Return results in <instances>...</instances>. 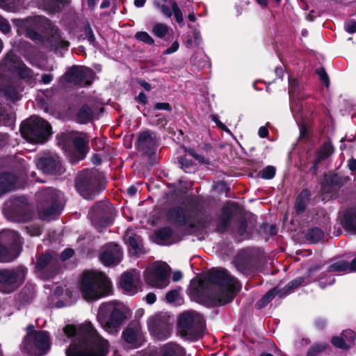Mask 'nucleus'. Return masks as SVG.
<instances>
[{
	"label": "nucleus",
	"instance_id": "obj_14",
	"mask_svg": "<svg viewBox=\"0 0 356 356\" xmlns=\"http://www.w3.org/2000/svg\"><path fill=\"white\" fill-rule=\"evenodd\" d=\"M89 216L94 227L102 232L110 226L113 220V209L108 202H99L90 210Z\"/></svg>",
	"mask_w": 356,
	"mask_h": 356
},
{
	"label": "nucleus",
	"instance_id": "obj_49",
	"mask_svg": "<svg viewBox=\"0 0 356 356\" xmlns=\"http://www.w3.org/2000/svg\"><path fill=\"white\" fill-rule=\"evenodd\" d=\"M345 225L347 229L356 233V209L346 214Z\"/></svg>",
	"mask_w": 356,
	"mask_h": 356
},
{
	"label": "nucleus",
	"instance_id": "obj_46",
	"mask_svg": "<svg viewBox=\"0 0 356 356\" xmlns=\"http://www.w3.org/2000/svg\"><path fill=\"white\" fill-rule=\"evenodd\" d=\"M21 6V0H0V7L10 12H15Z\"/></svg>",
	"mask_w": 356,
	"mask_h": 356
},
{
	"label": "nucleus",
	"instance_id": "obj_3",
	"mask_svg": "<svg viewBox=\"0 0 356 356\" xmlns=\"http://www.w3.org/2000/svg\"><path fill=\"white\" fill-rule=\"evenodd\" d=\"M63 332L72 341L66 349V356H106L109 342L102 337L93 324L86 321L77 325H67Z\"/></svg>",
	"mask_w": 356,
	"mask_h": 356
},
{
	"label": "nucleus",
	"instance_id": "obj_33",
	"mask_svg": "<svg viewBox=\"0 0 356 356\" xmlns=\"http://www.w3.org/2000/svg\"><path fill=\"white\" fill-rule=\"evenodd\" d=\"M232 216V209L229 206L223 207L216 222L217 229L219 232L223 233L228 229Z\"/></svg>",
	"mask_w": 356,
	"mask_h": 356
},
{
	"label": "nucleus",
	"instance_id": "obj_27",
	"mask_svg": "<svg viewBox=\"0 0 356 356\" xmlns=\"http://www.w3.org/2000/svg\"><path fill=\"white\" fill-rule=\"evenodd\" d=\"M0 243L8 248H15V250L19 252L22 239L17 232L4 229L0 232Z\"/></svg>",
	"mask_w": 356,
	"mask_h": 356
},
{
	"label": "nucleus",
	"instance_id": "obj_25",
	"mask_svg": "<svg viewBox=\"0 0 356 356\" xmlns=\"http://www.w3.org/2000/svg\"><path fill=\"white\" fill-rule=\"evenodd\" d=\"M319 270V267H314L309 269L308 272V275L307 277H298L290 282H289L284 288L279 289L280 290V297L282 298L291 292H292L295 289L302 286L306 285L311 282L315 281L316 277L314 276V273Z\"/></svg>",
	"mask_w": 356,
	"mask_h": 356
},
{
	"label": "nucleus",
	"instance_id": "obj_45",
	"mask_svg": "<svg viewBox=\"0 0 356 356\" xmlns=\"http://www.w3.org/2000/svg\"><path fill=\"white\" fill-rule=\"evenodd\" d=\"M235 266L238 271H240L244 275L249 274L252 269V264L250 261H247L246 259H243L241 258H238L236 260Z\"/></svg>",
	"mask_w": 356,
	"mask_h": 356
},
{
	"label": "nucleus",
	"instance_id": "obj_18",
	"mask_svg": "<svg viewBox=\"0 0 356 356\" xmlns=\"http://www.w3.org/2000/svg\"><path fill=\"white\" fill-rule=\"evenodd\" d=\"M289 95L290 108L294 118L303 119L302 102L307 95L305 92L303 86L300 85L296 79L291 77H289Z\"/></svg>",
	"mask_w": 356,
	"mask_h": 356
},
{
	"label": "nucleus",
	"instance_id": "obj_29",
	"mask_svg": "<svg viewBox=\"0 0 356 356\" xmlns=\"http://www.w3.org/2000/svg\"><path fill=\"white\" fill-rule=\"evenodd\" d=\"M17 177L13 173L4 172L0 174V195L17 188Z\"/></svg>",
	"mask_w": 356,
	"mask_h": 356
},
{
	"label": "nucleus",
	"instance_id": "obj_55",
	"mask_svg": "<svg viewBox=\"0 0 356 356\" xmlns=\"http://www.w3.org/2000/svg\"><path fill=\"white\" fill-rule=\"evenodd\" d=\"M276 169L273 165H268L264 168L261 172V177L265 179H271L275 175Z\"/></svg>",
	"mask_w": 356,
	"mask_h": 356
},
{
	"label": "nucleus",
	"instance_id": "obj_32",
	"mask_svg": "<svg viewBox=\"0 0 356 356\" xmlns=\"http://www.w3.org/2000/svg\"><path fill=\"white\" fill-rule=\"evenodd\" d=\"M334 151L333 145L329 142H325L321 145L316 152V159L314 162L312 169L316 170L318 168V164L326 159H327Z\"/></svg>",
	"mask_w": 356,
	"mask_h": 356
},
{
	"label": "nucleus",
	"instance_id": "obj_12",
	"mask_svg": "<svg viewBox=\"0 0 356 356\" xmlns=\"http://www.w3.org/2000/svg\"><path fill=\"white\" fill-rule=\"evenodd\" d=\"M3 214L8 220L13 222H26L33 216L28 199L25 197H18L7 202Z\"/></svg>",
	"mask_w": 356,
	"mask_h": 356
},
{
	"label": "nucleus",
	"instance_id": "obj_40",
	"mask_svg": "<svg viewBox=\"0 0 356 356\" xmlns=\"http://www.w3.org/2000/svg\"><path fill=\"white\" fill-rule=\"evenodd\" d=\"M19 255L15 248H8L0 243V262H10Z\"/></svg>",
	"mask_w": 356,
	"mask_h": 356
},
{
	"label": "nucleus",
	"instance_id": "obj_41",
	"mask_svg": "<svg viewBox=\"0 0 356 356\" xmlns=\"http://www.w3.org/2000/svg\"><path fill=\"white\" fill-rule=\"evenodd\" d=\"M14 122V114L11 111H8L6 108L0 104V127H12Z\"/></svg>",
	"mask_w": 356,
	"mask_h": 356
},
{
	"label": "nucleus",
	"instance_id": "obj_15",
	"mask_svg": "<svg viewBox=\"0 0 356 356\" xmlns=\"http://www.w3.org/2000/svg\"><path fill=\"white\" fill-rule=\"evenodd\" d=\"M197 200L192 198L183 207L170 209L168 212V217L172 223L179 226H184L191 222L192 218L197 214Z\"/></svg>",
	"mask_w": 356,
	"mask_h": 356
},
{
	"label": "nucleus",
	"instance_id": "obj_7",
	"mask_svg": "<svg viewBox=\"0 0 356 356\" xmlns=\"http://www.w3.org/2000/svg\"><path fill=\"white\" fill-rule=\"evenodd\" d=\"M0 72L6 76L17 78L20 81L33 85L36 82V77L31 69L28 67L13 51H9L0 63Z\"/></svg>",
	"mask_w": 356,
	"mask_h": 356
},
{
	"label": "nucleus",
	"instance_id": "obj_52",
	"mask_svg": "<svg viewBox=\"0 0 356 356\" xmlns=\"http://www.w3.org/2000/svg\"><path fill=\"white\" fill-rule=\"evenodd\" d=\"M84 35L85 38L88 40V41L91 45H92L93 47L97 46L95 36L94 35V33L92 30L90 25L88 23H87L84 26Z\"/></svg>",
	"mask_w": 356,
	"mask_h": 356
},
{
	"label": "nucleus",
	"instance_id": "obj_43",
	"mask_svg": "<svg viewBox=\"0 0 356 356\" xmlns=\"http://www.w3.org/2000/svg\"><path fill=\"white\" fill-rule=\"evenodd\" d=\"M324 232L318 227L309 229L305 236L308 241L312 243H316L324 238Z\"/></svg>",
	"mask_w": 356,
	"mask_h": 356
},
{
	"label": "nucleus",
	"instance_id": "obj_50",
	"mask_svg": "<svg viewBox=\"0 0 356 356\" xmlns=\"http://www.w3.org/2000/svg\"><path fill=\"white\" fill-rule=\"evenodd\" d=\"M348 262L344 260H339L334 262L328 267L329 272L340 273L348 270Z\"/></svg>",
	"mask_w": 356,
	"mask_h": 356
},
{
	"label": "nucleus",
	"instance_id": "obj_62",
	"mask_svg": "<svg viewBox=\"0 0 356 356\" xmlns=\"http://www.w3.org/2000/svg\"><path fill=\"white\" fill-rule=\"evenodd\" d=\"M344 29L349 33H355L356 32V21L352 19L346 21Z\"/></svg>",
	"mask_w": 356,
	"mask_h": 356
},
{
	"label": "nucleus",
	"instance_id": "obj_35",
	"mask_svg": "<svg viewBox=\"0 0 356 356\" xmlns=\"http://www.w3.org/2000/svg\"><path fill=\"white\" fill-rule=\"evenodd\" d=\"M130 253L134 256H139L144 253L142 238L136 234L127 236Z\"/></svg>",
	"mask_w": 356,
	"mask_h": 356
},
{
	"label": "nucleus",
	"instance_id": "obj_4",
	"mask_svg": "<svg viewBox=\"0 0 356 356\" xmlns=\"http://www.w3.org/2000/svg\"><path fill=\"white\" fill-rule=\"evenodd\" d=\"M111 282L102 272L86 271L83 273L80 289L83 298L87 301L96 300L110 295Z\"/></svg>",
	"mask_w": 356,
	"mask_h": 356
},
{
	"label": "nucleus",
	"instance_id": "obj_38",
	"mask_svg": "<svg viewBox=\"0 0 356 356\" xmlns=\"http://www.w3.org/2000/svg\"><path fill=\"white\" fill-rule=\"evenodd\" d=\"M184 348L173 342L165 344L161 349V356H184Z\"/></svg>",
	"mask_w": 356,
	"mask_h": 356
},
{
	"label": "nucleus",
	"instance_id": "obj_5",
	"mask_svg": "<svg viewBox=\"0 0 356 356\" xmlns=\"http://www.w3.org/2000/svg\"><path fill=\"white\" fill-rule=\"evenodd\" d=\"M125 318L122 305L115 302L102 303L97 314L99 323L111 334H116L120 331Z\"/></svg>",
	"mask_w": 356,
	"mask_h": 356
},
{
	"label": "nucleus",
	"instance_id": "obj_47",
	"mask_svg": "<svg viewBox=\"0 0 356 356\" xmlns=\"http://www.w3.org/2000/svg\"><path fill=\"white\" fill-rule=\"evenodd\" d=\"M234 234L236 237H238V241H242L249 238V234L247 233V222L245 220L238 221Z\"/></svg>",
	"mask_w": 356,
	"mask_h": 356
},
{
	"label": "nucleus",
	"instance_id": "obj_1",
	"mask_svg": "<svg viewBox=\"0 0 356 356\" xmlns=\"http://www.w3.org/2000/svg\"><path fill=\"white\" fill-rule=\"evenodd\" d=\"M241 288L239 281L227 270L213 268L204 279L191 282L188 295L196 302L214 306L232 301Z\"/></svg>",
	"mask_w": 356,
	"mask_h": 356
},
{
	"label": "nucleus",
	"instance_id": "obj_2",
	"mask_svg": "<svg viewBox=\"0 0 356 356\" xmlns=\"http://www.w3.org/2000/svg\"><path fill=\"white\" fill-rule=\"evenodd\" d=\"M19 35L49 48L62 56L68 50L70 42L62 35L61 31L48 18L37 15L13 20Z\"/></svg>",
	"mask_w": 356,
	"mask_h": 356
},
{
	"label": "nucleus",
	"instance_id": "obj_6",
	"mask_svg": "<svg viewBox=\"0 0 356 356\" xmlns=\"http://www.w3.org/2000/svg\"><path fill=\"white\" fill-rule=\"evenodd\" d=\"M40 201L38 214L44 220H50L56 218L63 208V194L53 188H44L37 194Z\"/></svg>",
	"mask_w": 356,
	"mask_h": 356
},
{
	"label": "nucleus",
	"instance_id": "obj_59",
	"mask_svg": "<svg viewBox=\"0 0 356 356\" xmlns=\"http://www.w3.org/2000/svg\"><path fill=\"white\" fill-rule=\"evenodd\" d=\"M179 296V291L177 289L169 291L165 296V299L168 302H176Z\"/></svg>",
	"mask_w": 356,
	"mask_h": 356
},
{
	"label": "nucleus",
	"instance_id": "obj_21",
	"mask_svg": "<svg viewBox=\"0 0 356 356\" xmlns=\"http://www.w3.org/2000/svg\"><path fill=\"white\" fill-rule=\"evenodd\" d=\"M94 76L93 71L88 67L73 66L65 72L64 78L68 83L86 86L92 83Z\"/></svg>",
	"mask_w": 356,
	"mask_h": 356
},
{
	"label": "nucleus",
	"instance_id": "obj_24",
	"mask_svg": "<svg viewBox=\"0 0 356 356\" xmlns=\"http://www.w3.org/2000/svg\"><path fill=\"white\" fill-rule=\"evenodd\" d=\"M122 257V252L120 247L113 243L106 245L100 254L102 263L106 266L117 265Z\"/></svg>",
	"mask_w": 356,
	"mask_h": 356
},
{
	"label": "nucleus",
	"instance_id": "obj_44",
	"mask_svg": "<svg viewBox=\"0 0 356 356\" xmlns=\"http://www.w3.org/2000/svg\"><path fill=\"white\" fill-rule=\"evenodd\" d=\"M93 116V112L91 108L85 105L83 106L77 113V120L81 123H87L90 121Z\"/></svg>",
	"mask_w": 356,
	"mask_h": 356
},
{
	"label": "nucleus",
	"instance_id": "obj_10",
	"mask_svg": "<svg viewBox=\"0 0 356 356\" xmlns=\"http://www.w3.org/2000/svg\"><path fill=\"white\" fill-rule=\"evenodd\" d=\"M51 129L48 122L38 116H31L20 127L22 136L35 143H43L46 141L51 134Z\"/></svg>",
	"mask_w": 356,
	"mask_h": 356
},
{
	"label": "nucleus",
	"instance_id": "obj_51",
	"mask_svg": "<svg viewBox=\"0 0 356 356\" xmlns=\"http://www.w3.org/2000/svg\"><path fill=\"white\" fill-rule=\"evenodd\" d=\"M134 37L137 40L143 42L147 44L152 45L154 44V40L145 31H138L135 34Z\"/></svg>",
	"mask_w": 356,
	"mask_h": 356
},
{
	"label": "nucleus",
	"instance_id": "obj_63",
	"mask_svg": "<svg viewBox=\"0 0 356 356\" xmlns=\"http://www.w3.org/2000/svg\"><path fill=\"white\" fill-rule=\"evenodd\" d=\"M210 118L216 124L218 128L225 131L226 133L232 135L231 131L226 127L225 124H223L222 122L219 120L218 115H211Z\"/></svg>",
	"mask_w": 356,
	"mask_h": 356
},
{
	"label": "nucleus",
	"instance_id": "obj_26",
	"mask_svg": "<svg viewBox=\"0 0 356 356\" xmlns=\"http://www.w3.org/2000/svg\"><path fill=\"white\" fill-rule=\"evenodd\" d=\"M168 0H154V6L157 9L160 10L161 13L166 17H171L172 14L175 17L176 22L178 24H181L184 21L182 11L179 7L177 3L175 0H170V3L171 8L162 3H165Z\"/></svg>",
	"mask_w": 356,
	"mask_h": 356
},
{
	"label": "nucleus",
	"instance_id": "obj_23",
	"mask_svg": "<svg viewBox=\"0 0 356 356\" xmlns=\"http://www.w3.org/2000/svg\"><path fill=\"white\" fill-rule=\"evenodd\" d=\"M157 145L158 143L155 133L146 131L139 135L137 148L143 154L150 156L154 155Z\"/></svg>",
	"mask_w": 356,
	"mask_h": 356
},
{
	"label": "nucleus",
	"instance_id": "obj_60",
	"mask_svg": "<svg viewBox=\"0 0 356 356\" xmlns=\"http://www.w3.org/2000/svg\"><path fill=\"white\" fill-rule=\"evenodd\" d=\"M318 281H319L320 286L322 289H324L327 285L332 284L334 282L335 279L332 276H331V275H328V276L322 275L319 278Z\"/></svg>",
	"mask_w": 356,
	"mask_h": 356
},
{
	"label": "nucleus",
	"instance_id": "obj_28",
	"mask_svg": "<svg viewBox=\"0 0 356 356\" xmlns=\"http://www.w3.org/2000/svg\"><path fill=\"white\" fill-rule=\"evenodd\" d=\"M356 334L351 330H344L340 337H334L332 344L337 348L348 350L354 344Z\"/></svg>",
	"mask_w": 356,
	"mask_h": 356
},
{
	"label": "nucleus",
	"instance_id": "obj_30",
	"mask_svg": "<svg viewBox=\"0 0 356 356\" xmlns=\"http://www.w3.org/2000/svg\"><path fill=\"white\" fill-rule=\"evenodd\" d=\"M90 138L84 133H79L73 139V145L79 154L78 159H83L88 152Z\"/></svg>",
	"mask_w": 356,
	"mask_h": 356
},
{
	"label": "nucleus",
	"instance_id": "obj_34",
	"mask_svg": "<svg viewBox=\"0 0 356 356\" xmlns=\"http://www.w3.org/2000/svg\"><path fill=\"white\" fill-rule=\"evenodd\" d=\"M172 229L169 227H164L159 229L154 236V241L162 245H169L175 243L172 238Z\"/></svg>",
	"mask_w": 356,
	"mask_h": 356
},
{
	"label": "nucleus",
	"instance_id": "obj_48",
	"mask_svg": "<svg viewBox=\"0 0 356 356\" xmlns=\"http://www.w3.org/2000/svg\"><path fill=\"white\" fill-rule=\"evenodd\" d=\"M152 33L157 38H164L169 31V27L163 23H156L152 28Z\"/></svg>",
	"mask_w": 356,
	"mask_h": 356
},
{
	"label": "nucleus",
	"instance_id": "obj_13",
	"mask_svg": "<svg viewBox=\"0 0 356 356\" xmlns=\"http://www.w3.org/2000/svg\"><path fill=\"white\" fill-rule=\"evenodd\" d=\"M26 274L27 269L23 266L0 270V292L10 293L16 290L24 283Z\"/></svg>",
	"mask_w": 356,
	"mask_h": 356
},
{
	"label": "nucleus",
	"instance_id": "obj_64",
	"mask_svg": "<svg viewBox=\"0 0 356 356\" xmlns=\"http://www.w3.org/2000/svg\"><path fill=\"white\" fill-rule=\"evenodd\" d=\"M11 30V26L6 19L0 16V31L6 34L8 33Z\"/></svg>",
	"mask_w": 356,
	"mask_h": 356
},
{
	"label": "nucleus",
	"instance_id": "obj_16",
	"mask_svg": "<svg viewBox=\"0 0 356 356\" xmlns=\"http://www.w3.org/2000/svg\"><path fill=\"white\" fill-rule=\"evenodd\" d=\"M169 270L170 267L165 263L154 264L145 270V280L153 287L163 289L170 283Z\"/></svg>",
	"mask_w": 356,
	"mask_h": 356
},
{
	"label": "nucleus",
	"instance_id": "obj_20",
	"mask_svg": "<svg viewBox=\"0 0 356 356\" xmlns=\"http://www.w3.org/2000/svg\"><path fill=\"white\" fill-rule=\"evenodd\" d=\"M58 270V263L55 254L47 252L38 257L35 265V272L40 278L49 279L56 275Z\"/></svg>",
	"mask_w": 356,
	"mask_h": 356
},
{
	"label": "nucleus",
	"instance_id": "obj_22",
	"mask_svg": "<svg viewBox=\"0 0 356 356\" xmlns=\"http://www.w3.org/2000/svg\"><path fill=\"white\" fill-rule=\"evenodd\" d=\"M38 169L48 175L61 174L63 172L60 158L56 154L41 157L35 163Z\"/></svg>",
	"mask_w": 356,
	"mask_h": 356
},
{
	"label": "nucleus",
	"instance_id": "obj_8",
	"mask_svg": "<svg viewBox=\"0 0 356 356\" xmlns=\"http://www.w3.org/2000/svg\"><path fill=\"white\" fill-rule=\"evenodd\" d=\"M27 334L22 342V348L27 356H42L50 348V339L47 331H35L34 327L29 325Z\"/></svg>",
	"mask_w": 356,
	"mask_h": 356
},
{
	"label": "nucleus",
	"instance_id": "obj_37",
	"mask_svg": "<svg viewBox=\"0 0 356 356\" xmlns=\"http://www.w3.org/2000/svg\"><path fill=\"white\" fill-rule=\"evenodd\" d=\"M310 196L311 193L307 189L302 190L298 195L295 203V210L297 214L302 213L305 210L310 200Z\"/></svg>",
	"mask_w": 356,
	"mask_h": 356
},
{
	"label": "nucleus",
	"instance_id": "obj_9",
	"mask_svg": "<svg viewBox=\"0 0 356 356\" xmlns=\"http://www.w3.org/2000/svg\"><path fill=\"white\" fill-rule=\"evenodd\" d=\"M179 332L187 340L197 341L203 332L204 320L203 316L194 311L182 313L178 321Z\"/></svg>",
	"mask_w": 356,
	"mask_h": 356
},
{
	"label": "nucleus",
	"instance_id": "obj_58",
	"mask_svg": "<svg viewBox=\"0 0 356 356\" xmlns=\"http://www.w3.org/2000/svg\"><path fill=\"white\" fill-rule=\"evenodd\" d=\"M326 345L324 343L315 344L308 351L307 356H316L319 353L325 350Z\"/></svg>",
	"mask_w": 356,
	"mask_h": 356
},
{
	"label": "nucleus",
	"instance_id": "obj_56",
	"mask_svg": "<svg viewBox=\"0 0 356 356\" xmlns=\"http://www.w3.org/2000/svg\"><path fill=\"white\" fill-rule=\"evenodd\" d=\"M316 73L322 83L325 84V86L328 87L330 85V79L325 69L323 67H319L316 69Z\"/></svg>",
	"mask_w": 356,
	"mask_h": 356
},
{
	"label": "nucleus",
	"instance_id": "obj_31",
	"mask_svg": "<svg viewBox=\"0 0 356 356\" xmlns=\"http://www.w3.org/2000/svg\"><path fill=\"white\" fill-rule=\"evenodd\" d=\"M122 337L132 348L139 347L143 341L142 332L139 327H127L123 332Z\"/></svg>",
	"mask_w": 356,
	"mask_h": 356
},
{
	"label": "nucleus",
	"instance_id": "obj_61",
	"mask_svg": "<svg viewBox=\"0 0 356 356\" xmlns=\"http://www.w3.org/2000/svg\"><path fill=\"white\" fill-rule=\"evenodd\" d=\"M192 60L193 64L197 67H203L207 62V58L204 56H200L199 58L197 55H193L192 56Z\"/></svg>",
	"mask_w": 356,
	"mask_h": 356
},
{
	"label": "nucleus",
	"instance_id": "obj_36",
	"mask_svg": "<svg viewBox=\"0 0 356 356\" xmlns=\"http://www.w3.org/2000/svg\"><path fill=\"white\" fill-rule=\"evenodd\" d=\"M120 284L122 289L129 294H135L138 292V288L134 284L132 275L129 273H124L120 277Z\"/></svg>",
	"mask_w": 356,
	"mask_h": 356
},
{
	"label": "nucleus",
	"instance_id": "obj_53",
	"mask_svg": "<svg viewBox=\"0 0 356 356\" xmlns=\"http://www.w3.org/2000/svg\"><path fill=\"white\" fill-rule=\"evenodd\" d=\"M149 121L152 124L160 126L161 127H164L167 124V120L162 114L152 115L149 118Z\"/></svg>",
	"mask_w": 356,
	"mask_h": 356
},
{
	"label": "nucleus",
	"instance_id": "obj_39",
	"mask_svg": "<svg viewBox=\"0 0 356 356\" xmlns=\"http://www.w3.org/2000/svg\"><path fill=\"white\" fill-rule=\"evenodd\" d=\"M35 289L33 284H26L18 295V300L22 305L31 302L35 297Z\"/></svg>",
	"mask_w": 356,
	"mask_h": 356
},
{
	"label": "nucleus",
	"instance_id": "obj_17",
	"mask_svg": "<svg viewBox=\"0 0 356 356\" xmlns=\"http://www.w3.org/2000/svg\"><path fill=\"white\" fill-rule=\"evenodd\" d=\"M24 87L22 82L0 72V97L15 103L21 99Z\"/></svg>",
	"mask_w": 356,
	"mask_h": 356
},
{
	"label": "nucleus",
	"instance_id": "obj_42",
	"mask_svg": "<svg viewBox=\"0 0 356 356\" xmlns=\"http://www.w3.org/2000/svg\"><path fill=\"white\" fill-rule=\"evenodd\" d=\"M275 296L280 297V290L278 287H275L268 291L256 304L257 309H261L266 307Z\"/></svg>",
	"mask_w": 356,
	"mask_h": 356
},
{
	"label": "nucleus",
	"instance_id": "obj_54",
	"mask_svg": "<svg viewBox=\"0 0 356 356\" xmlns=\"http://www.w3.org/2000/svg\"><path fill=\"white\" fill-rule=\"evenodd\" d=\"M179 163L181 168L185 172H191L194 168L192 160L188 159L186 157H181L179 160Z\"/></svg>",
	"mask_w": 356,
	"mask_h": 356
},
{
	"label": "nucleus",
	"instance_id": "obj_19",
	"mask_svg": "<svg viewBox=\"0 0 356 356\" xmlns=\"http://www.w3.org/2000/svg\"><path fill=\"white\" fill-rule=\"evenodd\" d=\"M147 326L150 334L158 340H165L171 334L170 318L166 315L157 314L151 316L147 321Z\"/></svg>",
	"mask_w": 356,
	"mask_h": 356
},
{
	"label": "nucleus",
	"instance_id": "obj_11",
	"mask_svg": "<svg viewBox=\"0 0 356 356\" xmlns=\"http://www.w3.org/2000/svg\"><path fill=\"white\" fill-rule=\"evenodd\" d=\"M102 175L96 169L83 170L76 181V187L85 199L92 200L99 193V181Z\"/></svg>",
	"mask_w": 356,
	"mask_h": 356
},
{
	"label": "nucleus",
	"instance_id": "obj_57",
	"mask_svg": "<svg viewBox=\"0 0 356 356\" xmlns=\"http://www.w3.org/2000/svg\"><path fill=\"white\" fill-rule=\"evenodd\" d=\"M27 233L31 236H38L42 234V229L39 225L33 224L26 227Z\"/></svg>",
	"mask_w": 356,
	"mask_h": 356
}]
</instances>
